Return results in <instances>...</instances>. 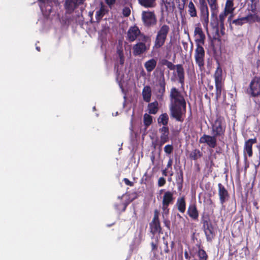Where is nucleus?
Listing matches in <instances>:
<instances>
[{"label":"nucleus","mask_w":260,"mask_h":260,"mask_svg":"<svg viewBox=\"0 0 260 260\" xmlns=\"http://www.w3.org/2000/svg\"><path fill=\"white\" fill-rule=\"evenodd\" d=\"M170 98L172 101L170 106V116L176 121L183 122L186 113V102L183 95L178 89H171Z\"/></svg>","instance_id":"f257e3e1"},{"label":"nucleus","mask_w":260,"mask_h":260,"mask_svg":"<svg viewBox=\"0 0 260 260\" xmlns=\"http://www.w3.org/2000/svg\"><path fill=\"white\" fill-rule=\"evenodd\" d=\"M226 125L224 117L217 115L215 120L211 123V133L222 141L225 136Z\"/></svg>","instance_id":"f03ea898"},{"label":"nucleus","mask_w":260,"mask_h":260,"mask_svg":"<svg viewBox=\"0 0 260 260\" xmlns=\"http://www.w3.org/2000/svg\"><path fill=\"white\" fill-rule=\"evenodd\" d=\"M170 31V28L166 24H164L159 27L156 32L153 47V48L158 49L165 45Z\"/></svg>","instance_id":"7ed1b4c3"},{"label":"nucleus","mask_w":260,"mask_h":260,"mask_svg":"<svg viewBox=\"0 0 260 260\" xmlns=\"http://www.w3.org/2000/svg\"><path fill=\"white\" fill-rule=\"evenodd\" d=\"M151 38L149 36L145 37L144 39H141L134 45L132 50L133 54L134 56H140L148 50H149L151 44Z\"/></svg>","instance_id":"20e7f679"},{"label":"nucleus","mask_w":260,"mask_h":260,"mask_svg":"<svg viewBox=\"0 0 260 260\" xmlns=\"http://www.w3.org/2000/svg\"><path fill=\"white\" fill-rule=\"evenodd\" d=\"M201 223L203 224V228L207 241H212L215 236V234L214 231V227L209 216L203 215L201 218Z\"/></svg>","instance_id":"39448f33"},{"label":"nucleus","mask_w":260,"mask_h":260,"mask_svg":"<svg viewBox=\"0 0 260 260\" xmlns=\"http://www.w3.org/2000/svg\"><path fill=\"white\" fill-rule=\"evenodd\" d=\"M141 19L143 25L147 28L154 26L157 23V17L154 11H143L141 14Z\"/></svg>","instance_id":"423d86ee"},{"label":"nucleus","mask_w":260,"mask_h":260,"mask_svg":"<svg viewBox=\"0 0 260 260\" xmlns=\"http://www.w3.org/2000/svg\"><path fill=\"white\" fill-rule=\"evenodd\" d=\"M126 40L129 42H133L136 40L139 41L148 36L142 32L136 25L131 26L127 30Z\"/></svg>","instance_id":"0eeeda50"},{"label":"nucleus","mask_w":260,"mask_h":260,"mask_svg":"<svg viewBox=\"0 0 260 260\" xmlns=\"http://www.w3.org/2000/svg\"><path fill=\"white\" fill-rule=\"evenodd\" d=\"M246 92L250 97L260 96V78L255 77L252 79Z\"/></svg>","instance_id":"6e6552de"},{"label":"nucleus","mask_w":260,"mask_h":260,"mask_svg":"<svg viewBox=\"0 0 260 260\" xmlns=\"http://www.w3.org/2000/svg\"><path fill=\"white\" fill-rule=\"evenodd\" d=\"M216 11H214L215 14L213 17L211 15L212 18L210 23L213 30H215L216 32L219 34L218 26L219 25H221V27H223V24H224L225 20L229 14L223 11L219 14V17L218 18Z\"/></svg>","instance_id":"1a4fd4ad"},{"label":"nucleus","mask_w":260,"mask_h":260,"mask_svg":"<svg viewBox=\"0 0 260 260\" xmlns=\"http://www.w3.org/2000/svg\"><path fill=\"white\" fill-rule=\"evenodd\" d=\"M159 211L156 209L154 212V216L152 220L149 223L150 233L154 236L156 234H162V228L159 219Z\"/></svg>","instance_id":"9d476101"},{"label":"nucleus","mask_w":260,"mask_h":260,"mask_svg":"<svg viewBox=\"0 0 260 260\" xmlns=\"http://www.w3.org/2000/svg\"><path fill=\"white\" fill-rule=\"evenodd\" d=\"M200 20L204 27H207L209 23V10L205 0H199Z\"/></svg>","instance_id":"9b49d317"},{"label":"nucleus","mask_w":260,"mask_h":260,"mask_svg":"<svg viewBox=\"0 0 260 260\" xmlns=\"http://www.w3.org/2000/svg\"><path fill=\"white\" fill-rule=\"evenodd\" d=\"M194 50V59L196 63L198 66L200 70L204 68L205 51L203 46H196Z\"/></svg>","instance_id":"f8f14e48"},{"label":"nucleus","mask_w":260,"mask_h":260,"mask_svg":"<svg viewBox=\"0 0 260 260\" xmlns=\"http://www.w3.org/2000/svg\"><path fill=\"white\" fill-rule=\"evenodd\" d=\"M167 67L170 70H174L175 69H176L178 82L181 84V87L183 88L184 85L185 73L182 65L181 64L175 65L169 61Z\"/></svg>","instance_id":"ddd939ff"},{"label":"nucleus","mask_w":260,"mask_h":260,"mask_svg":"<svg viewBox=\"0 0 260 260\" xmlns=\"http://www.w3.org/2000/svg\"><path fill=\"white\" fill-rule=\"evenodd\" d=\"M160 78L158 80V84H156V96L158 99H162L166 92V83L163 71L160 72Z\"/></svg>","instance_id":"4468645a"},{"label":"nucleus","mask_w":260,"mask_h":260,"mask_svg":"<svg viewBox=\"0 0 260 260\" xmlns=\"http://www.w3.org/2000/svg\"><path fill=\"white\" fill-rule=\"evenodd\" d=\"M194 36L196 46H204L206 36L201 27L198 26L195 27Z\"/></svg>","instance_id":"2eb2a0df"},{"label":"nucleus","mask_w":260,"mask_h":260,"mask_svg":"<svg viewBox=\"0 0 260 260\" xmlns=\"http://www.w3.org/2000/svg\"><path fill=\"white\" fill-rule=\"evenodd\" d=\"M217 137L214 135L212 136L204 134L199 139L201 144L206 143L211 148H214L217 146Z\"/></svg>","instance_id":"dca6fc26"},{"label":"nucleus","mask_w":260,"mask_h":260,"mask_svg":"<svg viewBox=\"0 0 260 260\" xmlns=\"http://www.w3.org/2000/svg\"><path fill=\"white\" fill-rule=\"evenodd\" d=\"M218 194L220 203L221 205H223L230 198V196L228 190L225 188L224 185L220 183L218 184Z\"/></svg>","instance_id":"f3484780"},{"label":"nucleus","mask_w":260,"mask_h":260,"mask_svg":"<svg viewBox=\"0 0 260 260\" xmlns=\"http://www.w3.org/2000/svg\"><path fill=\"white\" fill-rule=\"evenodd\" d=\"M81 4H82V0H66L64 8L69 13H72Z\"/></svg>","instance_id":"a211bd4d"},{"label":"nucleus","mask_w":260,"mask_h":260,"mask_svg":"<svg viewBox=\"0 0 260 260\" xmlns=\"http://www.w3.org/2000/svg\"><path fill=\"white\" fill-rule=\"evenodd\" d=\"M160 5L162 12H172L175 8L174 0H161Z\"/></svg>","instance_id":"6ab92c4d"},{"label":"nucleus","mask_w":260,"mask_h":260,"mask_svg":"<svg viewBox=\"0 0 260 260\" xmlns=\"http://www.w3.org/2000/svg\"><path fill=\"white\" fill-rule=\"evenodd\" d=\"M257 142L256 138L250 139L245 141L244 146V152L247 153L249 157H251L253 154L252 145Z\"/></svg>","instance_id":"aec40b11"},{"label":"nucleus","mask_w":260,"mask_h":260,"mask_svg":"<svg viewBox=\"0 0 260 260\" xmlns=\"http://www.w3.org/2000/svg\"><path fill=\"white\" fill-rule=\"evenodd\" d=\"M187 213L188 216L193 220H197L198 219L199 211L195 203L189 205Z\"/></svg>","instance_id":"412c9836"},{"label":"nucleus","mask_w":260,"mask_h":260,"mask_svg":"<svg viewBox=\"0 0 260 260\" xmlns=\"http://www.w3.org/2000/svg\"><path fill=\"white\" fill-rule=\"evenodd\" d=\"M174 198L173 197V193L170 191H167L165 192L162 201V205H167L169 206L170 204H172L174 202Z\"/></svg>","instance_id":"4be33fe9"},{"label":"nucleus","mask_w":260,"mask_h":260,"mask_svg":"<svg viewBox=\"0 0 260 260\" xmlns=\"http://www.w3.org/2000/svg\"><path fill=\"white\" fill-rule=\"evenodd\" d=\"M109 12L108 9L102 3L101 5L100 9L95 13V19L98 23H99L104 15Z\"/></svg>","instance_id":"5701e85b"},{"label":"nucleus","mask_w":260,"mask_h":260,"mask_svg":"<svg viewBox=\"0 0 260 260\" xmlns=\"http://www.w3.org/2000/svg\"><path fill=\"white\" fill-rule=\"evenodd\" d=\"M157 65V59L152 58L146 61L144 63V67L147 73H150L153 71Z\"/></svg>","instance_id":"b1692460"},{"label":"nucleus","mask_w":260,"mask_h":260,"mask_svg":"<svg viewBox=\"0 0 260 260\" xmlns=\"http://www.w3.org/2000/svg\"><path fill=\"white\" fill-rule=\"evenodd\" d=\"M176 206L178 211L181 213H184L186 210V202L184 196L178 198L176 202Z\"/></svg>","instance_id":"393cba45"},{"label":"nucleus","mask_w":260,"mask_h":260,"mask_svg":"<svg viewBox=\"0 0 260 260\" xmlns=\"http://www.w3.org/2000/svg\"><path fill=\"white\" fill-rule=\"evenodd\" d=\"M218 65L214 74L215 83H222L223 82L222 80V70L219 63H218Z\"/></svg>","instance_id":"a878e982"},{"label":"nucleus","mask_w":260,"mask_h":260,"mask_svg":"<svg viewBox=\"0 0 260 260\" xmlns=\"http://www.w3.org/2000/svg\"><path fill=\"white\" fill-rule=\"evenodd\" d=\"M142 96L144 101L149 103L151 100V90L149 86H145L142 90Z\"/></svg>","instance_id":"bb28decb"},{"label":"nucleus","mask_w":260,"mask_h":260,"mask_svg":"<svg viewBox=\"0 0 260 260\" xmlns=\"http://www.w3.org/2000/svg\"><path fill=\"white\" fill-rule=\"evenodd\" d=\"M139 4L145 8H153L156 6V0H138Z\"/></svg>","instance_id":"cd10ccee"},{"label":"nucleus","mask_w":260,"mask_h":260,"mask_svg":"<svg viewBox=\"0 0 260 260\" xmlns=\"http://www.w3.org/2000/svg\"><path fill=\"white\" fill-rule=\"evenodd\" d=\"M148 110L149 114H155L158 110V103L155 101L149 103L148 105Z\"/></svg>","instance_id":"c85d7f7f"},{"label":"nucleus","mask_w":260,"mask_h":260,"mask_svg":"<svg viewBox=\"0 0 260 260\" xmlns=\"http://www.w3.org/2000/svg\"><path fill=\"white\" fill-rule=\"evenodd\" d=\"M169 117L167 113H164L159 115L157 119V122L159 124L167 125L169 122Z\"/></svg>","instance_id":"c756f323"},{"label":"nucleus","mask_w":260,"mask_h":260,"mask_svg":"<svg viewBox=\"0 0 260 260\" xmlns=\"http://www.w3.org/2000/svg\"><path fill=\"white\" fill-rule=\"evenodd\" d=\"M203 156V153L198 149L193 150L189 154V158L191 159L197 160Z\"/></svg>","instance_id":"7c9ffc66"},{"label":"nucleus","mask_w":260,"mask_h":260,"mask_svg":"<svg viewBox=\"0 0 260 260\" xmlns=\"http://www.w3.org/2000/svg\"><path fill=\"white\" fill-rule=\"evenodd\" d=\"M235 10L233 0H226L224 11L229 13L233 14Z\"/></svg>","instance_id":"2f4dec72"},{"label":"nucleus","mask_w":260,"mask_h":260,"mask_svg":"<svg viewBox=\"0 0 260 260\" xmlns=\"http://www.w3.org/2000/svg\"><path fill=\"white\" fill-rule=\"evenodd\" d=\"M216 88V98L217 100L220 98L222 91L224 89V82L215 83Z\"/></svg>","instance_id":"473e14b6"},{"label":"nucleus","mask_w":260,"mask_h":260,"mask_svg":"<svg viewBox=\"0 0 260 260\" xmlns=\"http://www.w3.org/2000/svg\"><path fill=\"white\" fill-rule=\"evenodd\" d=\"M244 19L246 22L249 23H253L256 21H259V18L257 14L255 13H250L248 14L247 16L244 17Z\"/></svg>","instance_id":"72a5a7b5"},{"label":"nucleus","mask_w":260,"mask_h":260,"mask_svg":"<svg viewBox=\"0 0 260 260\" xmlns=\"http://www.w3.org/2000/svg\"><path fill=\"white\" fill-rule=\"evenodd\" d=\"M188 13L191 17L197 16V11L194 4L190 1L188 6Z\"/></svg>","instance_id":"f704fd0d"},{"label":"nucleus","mask_w":260,"mask_h":260,"mask_svg":"<svg viewBox=\"0 0 260 260\" xmlns=\"http://www.w3.org/2000/svg\"><path fill=\"white\" fill-rule=\"evenodd\" d=\"M209 6L211 8L212 16L213 17L215 13L214 11H217L218 6L217 4V0H207Z\"/></svg>","instance_id":"c9c22d12"},{"label":"nucleus","mask_w":260,"mask_h":260,"mask_svg":"<svg viewBox=\"0 0 260 260\" xmlns=\"http://www.w3.org/2000/svg\"><path fill=\"white\" fill-rule=\"evenodd\" d=\"M127 206V204L122 202L121 200H120L119 203L114 205L115 209L122 212H124Z\"/></svg>","instance_id":"e433bc0d"},{"label":"nucleus","mask_w":260,"mask_h":260,"mask_svg":"<svg viewBox=\"0 0 260 260\" xmlns=\"http://www.w3.org/2000/svg\"><path fill=\"white\" fill-rule=\"evenodd\" d=\"M152 123V117L147 113L144 115V124L148 127Z\"/></svg>","instance_id":"4c0bfd02"},{"label":"nucleus","mask_w":260,"mask_h":260,"mask_svg":"<svg viewBox=\"0 0 260 260\" xmlns=\"http://www.w3.org/2000/svg\"><path fill=\"white\" fill-rule=\"evenodd\" d=\"M198 255L200 258V260H207L208 257L206 251L204 249L200 248V246H199V249L198 251Z\"/></svg>","instance_id":"58836bf2"},{"label":"nucleus","mask_w":260,"mask_h":260,"mask_svg":"<svg viewBox=\"0 0 260 260\" xmlns=\"http://www.w3.org/2000/svg\"><path fill=\"white\" fill-rule=\"evenodd\" d=\"M169 141V135L162 134L160 137V141L158 143V145L160 147H161L165 143L168 142Z\"/></svg>","instance_id":"ea45409f"},{"label":"nucleus","mask_w":260,"mask_h":260,"mask_svg":"<svg viewBox=\"0 0 260 260\" xmlns=\"http://www.w3.org/2000/svg\"><path fill=\"white\" fill-rule=\"evenodd\" d=\"M246 22L244 17L233 20L232 23L236 25H242Z\"/></svg>","instance_id":"a19ab883"},{"label":"nucleus","mask_w":260,"mask_h":260,"mask_svg":"<svg viewBox=\"0 0 260 260\" xmlns=\"http://www.w3.org/2000/svg\"><path fill=\"white\" fill-rule=\"evenodd\" d=\"M216 33V35L217 36V38H221V36H223L225 34L224 30H225V27H224V24H223V27H221V25H219L218 26V34L215 30H214Z\"/></svg>","instance_id":"79ce46f5"},{"label":"nucleus","mask_w":260,"mask_h":260,"mask_svg":"<svg viewBox=\"0 0 260 260\" xmlns=\"http://www.w3.org/2000/svg\"><path fill=\"white\" fill-rule=\"evenodd\" d=\"M176 181L177 182H183V172L181 169H180L179 172L177 173Z\"/></svg>","instance_id":"37998d69"},{"label":"nucleus","mask_w":260,"mask_h":260,"mask_svg":"<svg viewBox=\"0 0 260 260\" xmlns=\"http://www.w3.org/2000/svg\"><path fill=\"white\" fill-rule=\"evenodd\" d=\"M164 151L168 154H171L173 151V146L172 145H167L164 147Z\"/></svg>","instance_id":"c03bdc74"},{"label":"nucleus","mask_w":260,"mask_h":260,"mask_svg":"<svg viewBox=\"0 0 260 260\" xmlns=\"http://www.w3.org/2000/svg\"><path fill=\"white\" fill-rule=\"evenodd\" d=\"M159 133L161 134H169V128L167 125H163V126L159 129Z\"/></svg>","instance_id":"a18cd8bd"},{"label":"nucleus","mask_w":260,"mask_h":260,"mask_svg":"<svg viewBox=\"0 0 260 260\" xmlns=\"http://www.w3.org/2000/svg\"><path fill=\"white\" fill-rule=\"evenodd\" d=\"M122 14L124 17H128L131 14V10L128 7H124L122 10Z\"/></svg>","instance_id":"49530a36"},{"label":"nucleus","mask_w":260,"mask_h":260,"mask_svg":"<svg viewBox=\"0 0 260 260\" xmlns=\"http://www.w3.org/2000/svg\"><path fill=\"white\" fill-rule=\"evenodd\" d=\"M252 4L249 8L248 9V11H251L252 13L256 14V7L255 3H253V0H251Z\"/></svg>","instance_id":"de8ad7c7"},{"label":"nucleus","mask_w":260,"mask_h":260,"mask_svg":"<svg viewBox=\"0 0 260 260\" xmlns=\"http://www.w3.org/2000/svg\"><path fill=\"white\" fill-rule=\"evenodd\" d=\"M166 183V179L164 177H160L158 180V186L161 187L165 185Z\"/></svg>","instance_id":"09e8293b"},{"label":"nucleus","mask_w":260,"mask_h":260,"mask_svg":"<svg viewBox=\"0 0 260 260\" xmlns=\"http://www.w3.org/2000/svg\"><path fill=\"white\" fill-rule=\"evenodd\" d=\"M151 250L152 251H156L157 250L158 244H157V240L156 243H154L153 242L151 243Z\"/></svg>","instance_id":"8fccbe9b"},{"label":"nucleus","mask_w":260,"mask_h":260,"mask_svg":"<svg viewBox=\"0 0 260 260\" xmlns=\"http://www.w3.org/2000/svg\"><path fill=\"white\" fill-rule=\"evenodd\" d=\"M169 206L167 205H162V210L163 211L164 213L166 215H168L169 213Z\"/></svg>","instance_id":"3c124183"},{"label":"nucleus","mask_w":260,"mask_h":260,"mask_svg":"<svg viewBox=\"0 0 260 260\" xmlns=\"http://www.w3.org/2000/svg\"><path fill=\"white\" fill-rule=\"evenodd\" d=\"M123 181L125 183L126 185L130 186H134V183L130 181L127 178H124Z\"/></svg>","instance_id":"603ef678"},{"label":"nucleus","mask_w":260,"mask_h":260,"mask_svg":"<svg viewBox=\"0 0 260 260\" xmlns=\"http://www.w3.org/2000/svg\"><path fill=\"white\" fill-rule=\"evenodd\" d=\"M164 223L165 226L168 229H170V221L168 219H165L164 220Z\"/></svg>","instance_id":"864d4df0"},{"label":"nucleus","mask_w":260,"mask_h":260,"mask_svg":"<svg viewBox=\"0 0 260 260\" xmlns=\"http://www.w3.org/2000/svg\"><path fill=\"white\" fill-rule=\"evenodd\" d=\"M164 244L165 245V248L164 249V252L166 253H168L170 252V250H169V246H168V243L167 241H166V242H164Z\"/></svg>","instance_id":"5fc2aeb1"},{"label":"nucleus","mask_w":260,"mask_h":260,"mask_svg":"<svg viewBox=\"0 0 260 260\" xmlns=\"http://www.w3.org/2000/svg\"><path fill=\"white\" fill-rule=\"evenodd\" d=\"M106 4L111 6L115 3L116 0H105Z\"/></svg>","instance_id":"6e6d98bb"},{"label":"nucleus","mask_w":260,"mask_h":260,"mask_svg":"<svg viewBox=\"0 0 260 260\" xmlns=\"http://www.w3.org/2000/svg\"><path fill=\"white\" fill-rule=\"evenodd\" d=\"M183 182H177V185L178 189L179 190H181L182 189V187H183Z\"/></svg>","instance_id":"4d7b16f0"},{"label":"nucleus","mask_w":260,"mask_h":260,"mask_svg":"<svg viewBox=\"0 0 260 260\" xmlns=\"http://www.w3.org/2000/svg\"><path fill=\"white\" fill-rule=\"evenodd\" d=\"M169 60L166 59H162L161 61V63L162 66H166L168 65V63L169 62Z\"/></svg>","instance_id":"13d9d810"},{"label":"nucleus","mask_w":260,"mask_h":260,"mask_svg":"<svg viewBox=\"0 0 260 260\" xmlns=\"http://www.w3.org/2000/svg\"><path fill=\"white\" fill-rule=\"evenodd\" d=\"M172 160L171 159H170L168 162V164H167V168H171L172 167Z\"/></svg>","instance_id":"bf43d9fd"},{"label":"nucleus","mask_w":260,"mask_h":260,"mask_svg":"<svg viewBox=\"0 0 260 260\" xmlns=\"http://www.w3.org/2000/svg\"><path fill=\"white\" fill-rule=\"evenodd\" d=\"M117 53L118 54L119 57H122V56H124L122 50L118 49L117 51Z\"/></svg>","instance_id":"052dcab7"},{"label":"nucleus","mask_w":260,"mask_h":260,"mask_svg":"<svg viewBox=\"0 0 260 260\" xmlns=\"http://www.w3.org/2000/svg\"><path fill=\"white\" fill-rule=\"evenodd\" d=\"M184 257L187 259H189L190 258V256H189V254H188L187 251H185L184 252Z\"/></svg>","instance_id":"680f3d73"},{"label":"nucleus","mask_w":260,"mask_h":260,"mask_svg":"<svg viewBox=\"0 0 260 260\" xmlns=\"http://www.w3.org/2000/svg\"><path fill=\"white\" fill-rule=\"evenodd\" d=\"M162 174L164 176H167L168 175V172H167V169H165V170H163L162 171Z\"/></svg>","instance_id":"e2e57ef3"},{"label":"nucleus","mask_w":260,"mask_h":260,"mask_svg":"<svg viewBox=\"0 0 260 260\" xmlns=\"http://www.w3.org/2000/svg\"><path fill=\"white\" fill-rule=\"evenodd\" d=\"M119 58H120V61H119L120 63L121 64H123L124 63V56L120 57Z\"/></svg>","instance_id":"0e129e2a"},{"label":"nucleus","mask_w":260,"mask_h":260,"mask_svg":"<svg viewBox=\"0 0 260 260\" xmlns=\"http://www.w3.org/2000/svg\"><path fill=\"white\" fill-rule=\"evenodd\" d=\"M184 3H183L182 5H179L178 6V8L180 10H182L184 9Z\"/></svg>","instance_id":"69168bd1"},{"label":"nucleus","mask_w":260,"mask_h":260,"mask_svg":"<svg viewBox=\"0 0 260 260\" xmlns=\"http://www.w3.org/2000/svg\"><path fill=\"white\" fill-rule=\"evenodd\" d=\"M232 15H230L229 17H228V21L230 23V24H231V19H232Z\"/></svg>","instance_id":"338daca9"},{"label":"nucleus","mask_w":260,"mask_h":260,"mask_svg":"<svg viewBox=\"0 0 260 260\" xmlns=\"http://www.w3.org/2000/svg\"><path fill=\"white\" fill-rule=\"evenodd\" d=\"M208 88L210 90H212L213 89V85H208Z\"/></svg>","instance_id":"774afa93"}]
</instances>
